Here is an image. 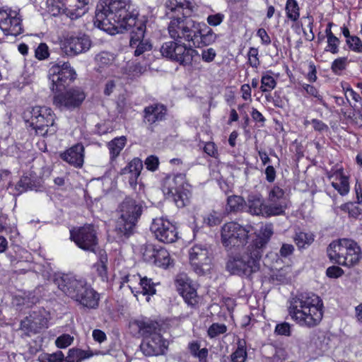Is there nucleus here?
<instances>
[{"mask_svg":"<svg viewBox=\"0 0 362 362\" xmlns=\"http://www.w3.org/2000/svg\"><path fill=\"white\" fill-rule=\"evenodd\" d=\"M131 0H100L94 24L106 32L123 33L135 25L137 13L131 11Z\"/></svg>","mask_w":362,"mask_h":362,"instance_id":"nucleus-1","label":"nucleus"},{"mask_svg":"<svg viewBox=\"0 0 362 362\" xmlns=\"http://www.w3.org/2000/svg\"><path fill=\"white\" fill-rule=\"evenodd\" d=\"M165 7V16L170 19L168 27L170 37L179 42H192L199 30V23L189 18L193 10L192 3L187 0H167Z\"/></svg>","mask_w":362,"mask_h":362,"instance_id":"nucleus-2","label":"nucleus"},{"mask_svg":"<svg viewBox=\"0 0 362 362\" xmlns=\"http://www.w3.org/2000/svg\"><path fill=\"white\" fill-rule=\"evenodd\" d=\"M323 302L312 293H300L289 300L288 313L300 326H317L323 317Z\"/></svg>","mask_w":362,"mask_h":362,"instance_id":"nucleus-3","label":"nucleus"},{"mask_svg":"<svg viewBox=\"0 0 362 362\" xmlns=\"http://www.w3.org/2000/svg\"><path fill=\"white\" fill-rule=\"evenodd\" d=\"M54 283L66 296L88 308H96L98 305L99 294L86 281L62 274L56 276Z\"/></svg>","mask_w":362,"mask_h":362,"instance_id":"nucleus-4","label":"nucleus"},{"mask_svg":"<svg viewBox=\"0 0 362 362\" xmlns=\"http://www.w3.org/2000/svg\"><path fill=\"white\" fill-rule=\"evenodd\" d=\"M262 256L248 245L242 252H228L226 269L232 275L249 277L260 269Z\"/></svg>","mask_w":362,"mask_h":362,"instance_id":"nucleus-5","label":"nucleus"},{"mask_svg":"<svg viewBox=\"0 0 362 362\" xmlns=\"http://www.w3.org/2000/svg\"><path fill=\"white\" fill-rule=\"evenodd\" d=\"M23 118L28 127L41 136L54 135L57 129L55 115L47 107L35 106L28 107L23 113Z\"/></svg>","mask_w":362,"mask_h":362,"instance_id":"nucleus-6","label":"nucleus"},{"mask_svg":"<svg viewBox=\"0 0 362 362\" xmlns=\"http://www.w3.org/2000/svg\"><path fill=\"white\" fill-rule=\"evenodd\" d=\"M143 212L140 202L127 197L119 205V217L116 222L115 230L121 236L129 238L134 232L136 223Z\"/></svg>","mask_w":362,"mask_h":362,"instance_id":"nucleus-7","label":"nucleus"},{"mask_svg":"<svg viewBox=\"0 0 362 362\" xmlns=\"http://www.w3.org/2000/svg\"><path fill=\"white\" fill-rule=\"evenodd\" d=\"M327 252L332 261L346 267L356 264L361 257L360 247L354 240L347 238L332 242Z\"/></svg>","mask_w":362,"mask_h":362,"instance_id":"nucleus-8","label":"nucleus"},{"mask_svg":"<svg viewBox=\"0 0 362 362\" xmlns=\"http://www.w3.org/2000/svg\"><path fill=\"white\" fill-rule=\"evenodd\" d=\"M251 226H242L236 222L225 223L221 230V240L223 246L229 251L233 247H240L245 245Z\"/></svg>","mask_w":362,"mask_h":362,"instance_id":"nucleus-9","label":"nucleus"},{"mask_svg":"<svg viewBox=\"0 0 362 362\" xmlns=\"http://www.w3.org/2000/svg\"><path fill=\"white\" fill-rule=\"evenodd\" d=\"M160 53L162 56L182 66L190 65L194 57L198 54L197 50L187 47L183 41L179 42L175 40L163 43L160 47Z\"/></svg>","mask_w":362,"mask_h":362,"instance_id":"nucleus-10","label":"nucleus"},{"mask_svg":"<svg viewBox=\"0 0 362 362\" xmlns=\"http://www.w3.org/2000/svg\"><path fill=\"white\" fill-rule=\"evenodd\" d=\"M163 191L168 198H172L177 207L182 208L189 202L191 193L185 187V176L179 174L173 178H167Z\"/></svg>","mask_w":362,"mask_h":362,"instance_id":"nucleus-11","label":"nucleus"},{"mask_svg":"<svg viewBox=\"0 0 362 362\" xmlns=\"http://www.w3.org/2000/svg\"><path fill=\"white\" fill-rule=\"evenodd\" d=\"M76 76L75 70L69 62H59L53 64L49 70L52 91H62L76 78Z\"/></svg>","mask_w":362,"mask_h":362,"instance_id":"nucleus-12","label":"nucleus"},{"mask_svg":"<svg viewBox=\"0 0 362 362\" xmlns=\"http://www.w3.org/2000/svg\"><path fill=\"white\" fill-rule=\"evenodd\" d=\"M71 238L80 248L98 253V238L93 226L85 225L76 230H71Z\"/></svg>","mask_w":362,"mask_h":362,"instance_id":"nucleus-13","label":"nucleus"},{"mask_svg":"<svg viewBox=\"0 0 362 362\" xmlns=\"http://www.w3.org/2000/svg\"><path fill=\"white\" fill-rule=\"evenodd\" d=\"M150 230L157 240L165 243H174L178 238L176 227L163 217L154 218Z\"/></svg>","mask_w":362,"mask_h":362,"instance_id":"nucleus-14","label":"nucleus"},{"mask_svg":"<svg viewBox=\"0 0 362 362\" xmlns=\"http://www.w3.org/2000/svg\"><path fill=\"white\" fill-rule=\"evenodd\" d=\"M189 260L193 270L202 275L211 264V254L206 245L197 244L189 250Z\"/></svg>","mask_w":362,"mask_h":362,"instance_id":"nucleus-15","label":"nucleus"},{"mask_svg":"<svg viewBox=\"0 0 362 362\" xmlns=\"http://www.w3.org/2000/svg\"><path fill=\"white\" fill-rule=\"evenodd\" d=\"M267 202L266 205L267 215L279 216L284 214L288 201L284 189L279 185H275L271 188Z\"/></svg>","mask_w":362,"mask_h":362,"instance_id":"nucleus-16","label":"nucleus"},{"mask_svg":"<svg viewBox=\"0 0 362 362\" xmlns=\"http://www.w3.org/2000/svg\"><path fill=\"white\" fill-rule=\"evenodd\" d=\"M131 32L129 45L134 49V55L139 57L152 49L148 39L145 38L146 24L144 21H138L133 25Z\"/></svg>","mask_w":362,"mask_h":362,"instance_id":"nucleus-17","label":"nucleus"},{"mask_svg":"<svg viewBox=\"0 0 362 362\" xmlns=\"http://www.w3.org/2000/svg\"><path fill=\"white\" fill-rule=\"evenodd\" d=\"M124 283L129 284L127 286L137 298L139 294L152 296L154 295L156 291L155 288L156 284L153 282L151 279H148L146 276L141 277L139 274L124 276L121 287Z\"/></svg>","mask_w":362,"mask_h":362,"instance_id":"nucleus-18","label":"nucleus"},{"mask_svg":"<svg viewBox=\"0 0 362 362\" xmlns=\"http://www.w3.org/2000/svg\"><path fill=\"white\" fill-rule=\"evenodd\" d=\"M0 28L6 35L17 36L23 31L18 13L9 8L0 9Z\"/></svg>","mask_w":362,"mask_h":362,"instance_id":"nucleus-19","label":"nucleus"},{"mask_svg":"<svg viewBox=\"0 0 362 362\" xmlns=\"http://www.w3.org/2000/svg\"><path fill=\"white\" fill-rule=\"evenodd\" d=\"M90 46V37L86 35H79L66 38L62 48L66 55L74 57L87 52Z\"/></svg>","mask_w":362,"mask_h":362,"instance_id":"nucleus-20","label":"nucleus"},{"mask_svg":"<svg viewBox=\"0 0 362 362\" xmlns=\"http://www.w3.org/2000/svg\"><path fill=\"white\" fill-rule=\"evenodd\" d=\"M84 93L79 89H71L54 97L53 103L59 109H72L78 107L85 99Z\"/></svg>","mask_w":362,"mask_h":362,"instance_id":"nucleus-21","label":"nucleus"},{"mask_svg":"<svg viewBox=\"0 0 362 362\" xmlns=\"http://www.w3.org/2000/svg\"><path fill=\"white\" fill-rule=\"evenodd\" d=\"M167 347L168 342L159 333L146 337L140 346L141 351L148 356L163 354Z\"/></svg>","mask_w":362,"mask_h":362,"instance_id":"nucleus-22","label":"nucleus"},{"mask_svg":"<svg viewBox=\"0 0 362 362\" xmlns=\"http://www.w3.org/2000/svg\"><path fill=\"white\" fill-rule=\"evenodd\" d=\"M93 356L91 351H86L79 349H71L69 351L66 357L61 351L53 354H47L45 359L41 362H81L82 360L88 358Z\"/></svg>","mask_w":362,"mask_h":362,"instance_id":"nucleus-23","label":"nucleus"},{"mask_svg":"<svg viewBox=\"0 0 362 362\" xmlns=\"http://www.w3.org/2000/svg\"><path fill=\"white\" fill-rule=\"evenodd\" d=\"M167 110L160 104H154L147 106L144 110L143 122L147 124L148 129L153 130V126L165 119Z\"/></svg>","mask_w":362,"mask_h":362,"instance_id":"nucleus-24","label":"nucleus"},{"mask_svg":"<svg viewBox=\"0 0 362 362\" xmlns=\"http://www.w3.org/2000/svg\"><path fill=\"white\" fill-rule=\"evenodd\" d=\"M47 319L40 311H33L21 322V329L25 334L37 333L46 327Z\"/></svg>","mask_w":362,"mask_h":362,"instance_id":"nucleus-25","label":"nucleus"},{"mask_svg":"<svg viewBox=\"0 0 362 362\" xmlns=\"http://www.w3.org/2000/svg\"><path fill=\"white\" fill-rule=\"evenodd\" d=\"M177 290L185 299V301L189 305H194L197 303V294L196 289L192 285V281L185 275L180 274L176 279Z\"/></svg>","mask_w":362,"mask_h":362,"instance_id":"nucleus-26","label":"nucleus"},{"mask_svg":"<svg viewBox=\"0 0 362 362\" xmlns=\"http://www.w3.org/2000/svg\"><path fill=\"white\" fill-rule=\"evenodd\" d=\"M61 158L75 168H81L84 161V147L77 144L61 153Z\"/></svg>","mask_w":362,"mask_h":362,"instance_id":"nucleus-27","label":"nucleus"},{"mask_svg":"<svg viewBox=\"0 0 362 362\" xmlns=\"http://www.w3.org/2000/svg\"><path fill=\"white\" fill-rule=\"evenodd\" d=\"M198 33H196L192 39V44L196 47L206 46L212 44L216 39V35L211 28L205 24L199 23Z\"/></svg>","mask_w":362,"mask_h":362,"instance_id":"nucleus-28","label":"nucleus"},{"mask_svg":"<svg viewBox=\"0 0 362 362\" xmlns=\"http://www.w3.org/2000/svg\"><path fill=\"white\" fill-rule=\"evenodd\" d=\"M245 206L247 207V212L252 215L263 216L266 217L272 216L266 213V205L264 201L260 194H250L247 198Z\"/></svg>","mask_w":362,"mask_h":362,"instance_id":"nucleus-29","label":"nucleus"},{"mask_svg":"<svg viewBox=\"0 0 362 362\" xmlns=\"http://www.w3.org/2000/svg\"><path fill=\"white\" fill-rule=\"evenodd\" d=\"M143 168V163L141 159L134 158L127 167L122 170V175H129V182L132 187L137 183V178L140 175Z\"/></svg>","mask_w":362,"mask_h":362,"instance_id":"nucleus-30","label":"nucleus"},{"mask_svg":"<svg viewBox=\"0 0 362 362\" xmlns=\"http://www.w3.org/2000/svg\"><path fill=\"white\" fill-rule=\"evenodd\" d=\"M262 235L257 237L256 239H255L251 244L249 245L252 247V248L257 251L259 252L260 255L262 256V254L264 252V250L271 238V236L273 234V228L272 225H266L262 229Z\"/></svg>","mask_w":362,"mask_h":362,"instance_id":"nucleus-31","label":"nucleus"},{"mask_svg":"<svg viewBox=\"0 0 362 362\" xmlns=\"http://www.w3.org/2000/svg\"><path fill=\"white\" fill-rule=\"evenodd\" d=\"M88 1L89 0H77L75 5L67 8L66 16L75 20L83 16L88 10Z\"/></svg>","mask_w":362,"mask_h":362,"instance_id":"nucleus-32","label":"nucleus"},{"mask_svg":"<svg viewBox=\"0 0 362 362\" xmlns=\"http://www.w3.org/2000/svg\"><path fill=\"white\" fill-rule=\"evenodd\" d=\"M339 174V177L336 181L332 182V186L339 192L341 196L347 194L349 192V182L348 177L344 175L343 169L339 168L337 173Z\"/></svg>","mask_w":362,"mask_h":362,"instance_id":"nucleus-33","label":"nucleus"},{"mask_svg":"<svg viewBox=\"0 0 362 362\" xmlns=\"http://www.w3.org/2000/svg\"><path fill=\"white\" fill-rule=\"evenodd\" d=\"M134 325L138 327L139 332L144 337V339L157 333L156 329L158 325L157 322L149 320H136Z\"/></svg>","mask_w":362,"mask_h":362,"instance_id":"nucleus-34","label":"nucleus"},{"mask_svg":"<svg viewBox=\"0 0 362 362\" xmlns=\"http://www.w3.org/2000/svg\"><path fill=\"white\" fill-rule=\"evenodd\" d=\"M170 261L169 252L165 248L158 246L155 254V258L153 259L151 263L157 267L165 269L170 265Z\"/></svg>","mask_w":362,"mask_h":362,"instance_id":"nucleus-35","label":"nucleus"},{"mask_svg":"<svg viewBox=\"0 0 362 362\" xmlns=\"http://www.w3.org/2000/svg\"><path fill=\"white\" fill-rule=\"evenodd\" d=\"M245 204L246 202L242 197L231 195L227 198L226 210L228 213H237L243 210Z\"/></svg>","mask_w":362,"mask_h":362,"instance_id":"nucleus-36","label":"nucleus"},{"mask_svg":"<svg viewBox=\"0 0 362 362\" xmlns=\"http://www.w3.org/2000/svg\"><path fill=\"white\" fill-rule=\"evenodd\" d=\"M98 255L99 257V262L95 264L98 276L103 281H105L107 279V257L105 251L103 250H99Z\"/></svg>","mask_w":362,"mask_h":362,"instance_id":"nucleus-37","label":"nucleus"},{"mask_svg":"<svg viewBox=\"0 0 362 362\" xmlns=\"http://www.w3.org/2000/svg\"><path fill=\"white\" fill-rule=\"evenodd\" d=\"M125 143L126 138L124 136L115 138L108 143V148L112 159L115 158L119 154L120 151L124 147Z\"/></svg>","mask_w":362,"mask_h":362,"instance_id":"nucleus-38","label":"nucleus"},{"mask_svg":"<svg viewBox=\"0 0 362 362\" xmlns=\"http://www.w3.org/2000/svg\"><path fill=\"white\" fill-rule=\"evenodd\" d=\"M47 11L53 16L64 14L66 16L67 8L59 0H47Z\"/></svg>","mask_w":362,"mask_h":362,"instance_id":"nucleus-39","label":"nucleus"},{"mask_svg":"<svg viewBox=\"0 0 362 362\" xmlns=\"http://www.w3.org/2000/svg\"><path fill=\"white\" fill-rule=\"evenodd\" d=\"M286 12L287 17L293 21H296L299 18L300 8L296 0H287Z\"/></svg>","mask_w":362,"mask_h":362,"instance_id":"nucleus-40","label":"nucleus"},{"mask_svg":"<svg viewBox=\"0 0 362 362\" xmlns=\"http://www.w3.org/2000/svg\"><path fill=\"white\" fill-rule=\"evenodd\" d=\"M329 341V338L324 334L318 335L312 340V343L319 351V354L326 352L330 348Z\"/></svg>","mask_w":362,"mask_h":362,"instance_id":"nucleus-41","label":"nucleus"},{"mask_svg":"<svg viewBox=\"0 0 362 362\" xmlns=\"http://www.w3.org/2000/svg\"><path fill=\"white\" fill-rule=\"evenodd\" d=\"M158 248V246H156L151 243H146L141 247V252L143 254L144 259L146 262L151 263L153 258H155V254Z\"/></svg>","mask_w":362,"mask_h":362,"instance_id":"nucleus-42","label":"nucleus"},{"mask_svg":"<svg viewBox=\"0 0 362 362\" xmlns=\"http://www.w3.org/2000/svg\"><path fill=\"white\" fill-rule=\"evenodd\" d=\"M294 241L299 248L310 245L313 241V235L310 233L300 232L294 238Z\"/></svg>","mask_w":362,"mask_h":362,"instance_id":"nucleus-43","label":"nucleus"},{"mask_svg":"<svg viewBox=\"0 0 362 362\" xmlns=\"http://www.w3.org/2000/svg\"><path fill=\"white\" fill-rule=\"evenodd\" d=\"M245 343L239 341L237 349L230 356L232 362H245L247 358V352L245 348Z\"/></svg>","mask_w":362,"mask_h":362,"instance_id":"nucleus-44","label":"nucleus"},{"mask_svg":"<svg viewBox=\"0 0 362 362\" xmlns=\"http://www.w3.org/2000/svg\"><path fill=\"white\" fill-rule=\"evenodd\" d=\"M95 59L100 66H105L112 64L115 57L109 52H102L95 56Z\"/></svg>","mask_w":362,"mask_h":362,"instance_id":"nucleus-45","label":"nucleus"},{"mask_svg":"<svg viewBox=\"0 0 362 362\" xmlns=\"http://www.w3.org/2000/svg\"><path fill=\"white\" fill-rule=\"evenodd\" d=\"M261 90L262 92H268L273 90L276 85L274 78L269 75L263 76L261 79Z\"/></svg>","mask_w":362,"mask_h":362,"instance_id":"nucleus-46","label":"nucleus"},{"mask_svg":"<svg viewBox=\"0 0 362 362\" xmlns=\"http://www.w3.org/2000/svg\"><path fill=\"white\" fill-rule=\"evenodd\" d=\"M74 341V337L69 334H63L55 340L56 346L59 349H64L70 346Z\"/></svg>","mask_w":362,"mask_h":362,"instance_id":"nucleus-47","label":"nucleus"},{"mask_svg":"<svg viewBox=\"0 0 362 362\" xmlns=\"http://www.w3.org/2000/svg\"><path fill=\"white\" fill-rule=\"evenodd\" d=\"M226 331L227 327L224 324L213 323L208 329V334L211 338H214L224 334Z\"/></svg>","mask_w":362,"mask_h":362,"instance_id":"nucleus-48","label":"nucleus"},{"mask_svg":"<svg viewBox=\"0 0 362 362\" xmlns=\"http://www.w3.org/2000/svg\"><path fill=\"white\" fill-rule=\"evenodd\" d=\"M33 184L31 179L28 176H23L21 178L16 185V189L19 193H22L28 189H33Z\"/></svg>","mask_w":362,"mask_h":362,"instance_id":"nucleus-49","label":"nucleus"},{"mask_svg":"<svg viewBox=\"0 0 362 362\" xmlns=\"http://www.w3.org/2000/svg\"><path fill=\"white\" fill-rule=\"evenodd\" d=\"M346 44L351 50L358 53H362V42L358 37L352 36L346 39Z\"/></svg>","mask_w":362,"mask_h":362,"instance_id":"nucleus-50","label":"nucleus"},{"mask_svg":"<svg viewBox=\"0 0 362 362\" xmlns=\"http://www.w3.org/2000/svg\"><path fill=\"white\" fill-rule=\"evenodd\" d=\"M339 40L334 35H331L327 39V46L326 51L330 52L332 54H337L339 52Z\"/></svg>","mask_w":362,"mask_h":362,"instance_id":"nucleus-51","label":"nucleus"},{"mask_svg":"<svg viewBox=\"0 0 362 362\" xmlns=\"http://www.w3.org/2000/svg\"><path fill=\"white\" fill-rule=\"evenodd\" d=\"M288 269H289L288 267L286 268H281L279 270H277L276 272H274L272 275V279L273 281H276L279 283H284L287 281L288 279Z\"/></svg>","mask_w":362,"mask_h":362,"instance_id":"nucleus-52","label":"nucleus"},{"mask_svg":"<svg viewBox=\"0 0 362 362\" xmlns=\"http://www.w3.org/2000/svg\"><path fill=\"white\" fill-rule=\"evenodd\" d=\"M35 55L39 60L45 59L49 57L48 47L45 43H40L35 52Z\"/></svg>","mask_w":362,"mask_h":362,"instance_id":"nucleus-53","label":"nucleus"},{"mask_svg":"<svg viewBox=\"0 0 362 362\" xmlns=\"http://www.w3.org/2000/svg\"><path fill=\"white\" fill-rule=\"evenodd\" d=\"M248 62L251 66L257 67L259 65V59L257 57L258 50L255 47H251L248 52Z\"/></svg>","mask_w":362,"mask_h":362,"instance_id":"nucleus-54","label":"nucleus"},{"mask_svg":"<svg viewBox=\"0 0 362 362\" xmlns=\"http://www.w3.org/2000/svg\"><path fill=\"white\" fill-rule=\"evenodd\" d=\"M346 57H340L336 59L332 64V70L334 73H337L338 71H342L346 67Z\"/></svg>","mask_w":362,"mask_h":362,"instance_id":"nucleus-55","label":"nucleus"},{"mask_svg":"<svg viewBox=\"0 0 362 362\" xmlns=\"http://www.w3.org/2000/svg\"><path fill=\"white\" fill-rule=\"evenodd\" d=\"M146 168L151 171L157 170L159 165L158 158L156 156H150L145 160Z\"/></svg>","mask_w":362,"mask_h":362,"instance_id":"nucleus-56","label":"nucleus"},{"mask_svg":"<svg viewBox=\"0 0 362 362\" xmlns=\"http://www.w3.org/2000/svg\"><path fill=\"white\" fill-rule=\"evenodd\" d=\"M275 332L279 335L289 336L291 334V326L288 322H282L276 325Z\"/></svg>","mask_w":362,"mask_h":362,"instance_id":"nucleus-57","label":"nucleus"},{"mask_svg":"<svg viewBox=\"0 0 362 362\" xmlns=\"http://www.w3.org/2000/svg\"><path fill=\"white\" fill-rule=\"evenodd\" d=\"M216 56V51L211 47L204 49L202 53V60L208 63L213 62Z\"/></svg>","mask_w":362,"mask_h":362,"instance_id":"nucleus-58","label":"nucleus"},{"mask_svg":"<svg viewBox=\"0 0 362 362\" xmlns=\"http://www.w3.org/2000/svg\"><path fill=\"white\" fill-rule=\"evenodd\" d=\"M303 87L308 94L317 98L320 100V103L325 106V103H324L322 96L318 93L317 90L313 86L305 84Z\"/></svg>","mask_w":362,"mask_h":362,"instance_id":"nucleus-59","label":"nucleus"},{"mask_svg":"<svg viewBox=\"0 0 362 362\" xmlns=\"http://www.w3.org/2000/svg\"><path fill=\"white\" fill-rule=\"evenodd\" d=\"M223 18L224 15L220 13L210 15L207 17V23L211 26H217L222 23Z\"/></svg>","mask_w":362,"mask_h":362,"instance_id":"nucleus-60","label":"nucleus"},{"mask_svg":"<svg viewBox=\"0 0 362 362\" xmlns=\"http://www.w3.org/2000/svg\"><path fill=\"white\" fill-rule=\"evenodd\" d=\"M344 273L342 269L337 266H332L327 269L326 274L330 278H338Z\"/></svg>","mask_w":362,"mask_h":362,"instance_id":"nucleus-61","label":"nucleus"},{"mask_svg":"<svg viewBox=\"0 0 362 362\" xmlns=\"http://www.w3.org/2000/svg\"><path fill=\"white\" fill-rule=\"evenodd\" d=\"M204 221L209 226H216L221 223V218L215 212L209 214Z\"/></svg>","mask_w":362,"mask_h":362,"instance_id":"nucleus-62","label":"nucleus"},{"mask_svg":"<svg viewBox=\"0 0 362 362\" xmlns=\"http://www.w3.org/2000/svg\"><path fill=\"white\" fill-rule=\"evenodd\" d=\"M287 357V353L284 349L275 348V352L272 356L274 362H281Z\"/></svg>","mask_w":362,"mask_h":362,"instance_id":"nucleus-63","label":"nucleus"},{"mask_svg":"<svg viewBox=\"0 0 362 362\" xmlns=\"http://www.w3.org/2000/svg\"><path fill=\"white\" fill-rule=\"evenodd\" d=\"M266 180L268 182L272 183L276 179V170L272 165H268L264 171Z\"/></svg>","mask_w":362,"mask_h":362,"instance_id":"nucleus-64","label":"nucleus"}]
</instances>
